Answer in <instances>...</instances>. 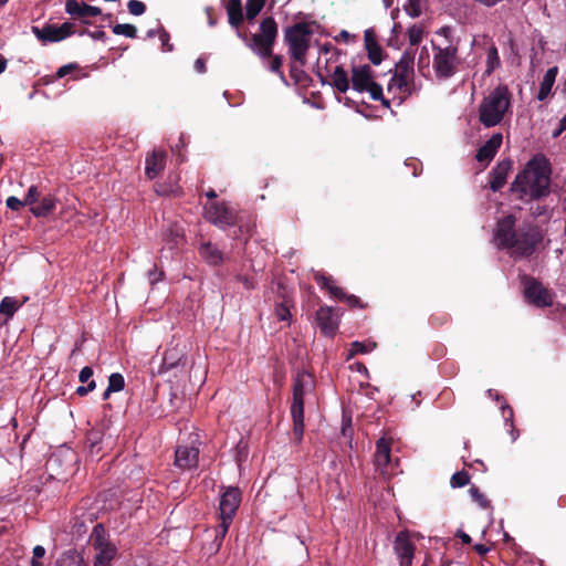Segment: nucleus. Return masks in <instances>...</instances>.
I'll return each mask as SVG.
<instances>
[{
    "mask_svg": "<svg viewBox=\"0 0 566 566\" xmlns=\"http://www.w3.org/2000/svg\"><path fill=\"white\" fill-rule=\"evenodd\" d=\"M185 360L186 356L181 348L178 346L169 347L164 353L159 373H165L178 367L179 365H185Z\"/></svg>",
    "mask_w": 566,
    "mask_h": 566,
    "instance_id": "nucleus-20",
    "label": "nucleus"
},
{
    "mask_svg": "<svg viewBox=\"0 0 566 566\" xmlns=\"http://www.w3.org/2000/svg\"><path fill=\"white\" fill-rule=\"evenodd\" d=\"M97 551L94 566H109L111 562L115 558L117 548L111 544L107 546L95 548Z\"/></svg>",
    "mask_w": 566,
    "mask_h": 566,
    "instance_id": "nucleus-31",
    "label": "nucleus"
},
{
    "mask_svg": "<svg viewBox=\"0 0 566 566\" xmlns=\"http://www.w3.org/2000/svg\"><path fill=\"white\" fill-rule=\"evenodd\" d=\"M524 294L526 300L535 306L545 307L552 305L549 292L533 277L526 279Z\"/></svg>",
    "mask_w": 566,
    "mask_h": 566,
    "instance_id": "nucleus-13",
    "label": "nucleus"
},
{
    "mask_svg": "<svg viewBox=\"0 0 566 566\" xmlns=\"http://www.w3.org/2000/svg\"><path fill=\"white\" fill-rule=\"evenodd\" d=\"M470 475L467 471L455 472L450 480V484L452 488H462L469 484Z\"/></svg>",
    "mask_w": 566,
    "mask_h": 566,
    "instance_id": "nucleus-44",
    "label": "nucleus"
},
{
    "mask_svg": "<svg viewBox=\"0 0 566 566\" xmlns=\"http://www.w3.org/2000/svg\"><path fill=\"white\" fill-rule=\"evenodd\" d=\"M455 536L459 537L465 545H469L472 542L471 536L461 530L457 532Z\"/></svg>",
    "mask_w": 566,
    "mask_h": 566,
    "instance_id": "nucleus-63",
    "label": "nucleus"
},
{
    "mask_svg": "<svg viewBox=\"0 0 566 566\" xmlns=\"http://www.w3.org/2000/svg\"><path fill=\"white\" fill-rule=\"evenodd\" d=\"M394 551L399 558L400 566H412L416 545L410 539L408 531H401L396 535Z\"/></svg>",
    "mask_w": 566,
    "mask_h": 566,
    "instance_id": "nucleus-12",
    "label": "nucleus"
},
{
    "mask_svg": "<svg viewBox=\"0 0 566 566\" xmlns=\"http://www.w3.org/2000/svg\"><path fill=\"white\" fill-rule=\"evenodd\" d=\"M77 67L76 64H66V65H63L61 66L57 72H56V77L57 78H62L64 77L65 75H67L69 73H71L73 70H75Z\"/></svg>",
    "mask_w": 566,
    "mask_h": 566,
    "instance_id": "nucleus-60",
    "label": "nucleus"
},
{
    "mask_svg": "<svg viewBox=\"0 0 566 566\" xmlns=\"http://www.w3.org/2000/svg\"><path fill=\"white\" fill-rule=\"evenodd\" d=\"M394 90H397L403 96H410L413 93L415 83L394 74L388 83L387 91L392 92Z\"/></svg>",
    "mask_w": 566,
    "mask_h": 566,
    "instance_id": "nucleus-30",
    "label": "nucleus"
},
{
    "mask_svg": "<svg viewBox=\"0 0 566 566\" xmlns=\"http://www.w3.org/2000/svg\"><path fill=\"white\" fill-rule=\"evenodd\" d=\"M315 322L321 333L334 337L338 331V315L333 307L323 305L316 311Z\"/></svg>",
    "mask_w": 566,
    "mask_h": 566,
    "instance_id": "nucleus-11",
    "label": "nucleus"
},
{
    "mask_svg": "<svg viewBox=\"0 0 566 566\" xmlns=\"http://www.w3.org/2000/svg\"><path fill=\"white\" fill-rule=\"evenodd\" d=\"M270 62L268 69L280 76V78L285 82V75L282 71V64H283V56L282 55H274L272 53V56H269Z\"/></svg>",
    "mask_w": 566,
    "mask_h": 566,
    "instance_id": "nucleus-41",
    "label": "nucleus"
},
{
    "mask_svg": "<svg viewBox=\"0 0 566 566\" xmlns=\"http://www.w3.org/2000/svg\"><path fill=\"white\" fill-rule=\"evenodd\" d=\"M18 310V303L13 297L6 296L0 303V313L11 318Z\"/></svg>",
    "mask_w": 566,
    "mask_h": 566,
    "instance_id": "nucleus-37",
    "label": "nucleus"
},
{
    "mask_svg": "<svg viewBox=\"0 0 566 566\" xmlns=\"http://www.w3.org/2000/svg\"><path fill=\"white\" fill-rule=\"evenodd\" d=\"M55 566H88V563L80 552L69 549L57 558Z\"/></svg>",
    "mask_w": 566,
    "mask_h": 566,
    "instance_id": "nucleus-29",
    "label": "nucleus"
},
{
    "mask_svg": "<svg viewBox=\"0 0 566 566\" xmlns=\"http://www.w3.org/2000/svg\"><path fill=\"white\" fill-rule=\"evenodd\" d=\"M237 281L243 285L247 290H253L255 287V282L252 277L248 275H237Z\"/></svg>",
    "mask_w": 566,
    "mask_h": 566,
    "instance_id": "nucleus-56",
    "label": "nucleus"
},
{
    "mask_svg": "<svg viewBox=\"0 0 566 566\" xmlns=\"http://www.w3.org/2000/svg\"><path fill=\"white\" fill-rule=\"evenodd\" d=\"M40 199V191L39 188L34 185H32L24 197V202H27L28 206L33 207Z\"/></svg>",
    "mask_w": 566,
    "mask_h": 566,
    "instance_id": "nucleus-49",
    "label": "nucleus"
},
{
    "mask_svg": "<svg viewBox=\"0 0 566 566\" xmlns=\"http://www.w3.org/2000/svg\"><path fill=\"white\" fill-rule=\"evenodd\" d=\"M558 73L557 66H553L548 69L541 82L539 90L537 93L538 101H545L552 92L553 85L555 83L556 76Z\"/></svg>",
    "mask_w": 566,
    "mask_h": 566,
    "instance_id": "nucleus-25",
    "label": "nucleus"
},
{
    "mask_svg": "<svg viewBox=\"0 0 566 566\" xmlns=\"http://www.w3.org/2000/svg\"><path fill=\"white\" fill-rule=\"evenodd\" d=\"M552 166L543 154L533 156L511 184L510 191L523 202L539 200L551 193Z\"/></svg>",
    "mask_w": 566,
    "mask_h": 566,
    "instance_id": "nucleus-2",
    "label": "nucleus"
},
{
    "mask_svg": "<svg viewBox=\"0 0 566 566\" xmlns=\"http://www.w3.org/2000/svg\"><path fill=\"white\" fill-rule=\"evenodd\" d=\"M501 66V60L499 56L497 48L492 44L489 46L486 52V70L485 74L490 76L496 69Z\"/></svg>",
    "mask_w": 566,
    "mask_h": 566,
    "instance_id": "nucleus-32",
    "label": "nucleus"
},
{
    "mask_svg": "<svg viewBox=\"0 0 566 566\" xmlns=\"http://www.w3.org/2000/svg\"><path fill=\"white\" fill-rule=\"evenodd\" d=\"M405 11L412 18L419 17L421 14L420 0H408Z\"/></svg>",
    "mask_w": 566,
    "mask_h": 566,
    "instance_id": "nucleus-50",
    "label": "nucleus"
},
{
    "mask_svg": "<svg viewBox=\"0 0 566 566\" xmlns=\"http://www.w3.org/2000/svg\"><path fill=\"white\" fill-rule=\"evenodd\" d=\"M313 31L306 22H296L284 30V41L289 46L291 59L300 62L301 66L306 63V54Z\"/></svg>",
    "mask_w": 566,
    "mask_h": 566,
    "instance_id": "nucleus-6",
    "label": "nucleus"
},
{
    "mask_svg": "<svg viewBox=\"0 0 566 566\" xmlns=\"http://www.w3.org/2000/svg\"><path fill=\"white\" fill-rule=\"evenodd\" d=\"M166 153L163 150H154L146 157L145 174L149 179H154L165 169Z\"/></svg>",
    "mask_w": 566,
    "mask_h": 566,
    "instance_id": "nucleus-19",
    "label": "nucleus"
},
{
    "mask_svg": "<svg viewBox=\"0 0 566 566\" xmlns=\"http://www.w3.org/2000/svg\"><path fill=\"white\" fill-rule=\"evenodd\" d=\"M300 62H295L292 60L290 63V75L295 81L296 84L302 83L304 77L306 76L305 72L302 70Z\"/></svg>",
    "mask_w": 566,
    "mask_h": 566,
    "instance_id": "nucleus-45",
    "label": "nucleus"
},
{
    "mask_svg": "<svg viewBox=\"0 0 566 566\" xmlns=\"http://www.w3.org/2000/svg\"><path fill=\"white\" fill-rule=\"evenodd\" d=\"M503 142L501 133L493 134L476 151L475 158L479 163H490L496 155Z\"/></svg>",
    "mask_w": 566,
    "mask_h": 566,
    "instance_id": "nucleus-17",
    "label": "nucleus"
},
{
    "mask_svg": "<svg viewBox=\"0 0 566 566\" xmlns=\"http://www.w3.org/2000/svg\"><path fill=\"white\" fill-rule=\"evenodd\" d=\"M125 386V379L122 374L113 373L108 378V391H120Z\"/></svg>",
    "mask_w": 566,
    "mask_h": 566,
    "instance_id": "nucleus-43",
    "label": "nucleus"
},
{
    "mask_svg": "<svg viewBox=\"0 0 566 566\" xmlns=\"http://www.w3.org/2000/svg\"><path fill=\"white\" fill-rule=\"evenodd\" d=\"M101 439V431L92 429L87 432L86 441L90 443L91 452H93L94 448L99 443Z\"/></svg>",
    "mask_w": 566,
    "mask_h": 566,
    "instance_id": "nucleus-51",
    "label": "nucleus"
},
{
    "mask_svg": "<svg viewBox=\"0 0 566 566\" xmlns=\"http://www.w3.org/2000/svg\"><path fill=\"white\" fill-rule=\"evenodd\" d=\"M57 29H59V34L61 36V40L66 39L67 36L72 35L75 32L74 24L71 22H64L63 24L57 27Z\"/></svg>",
    "mask_w": 566,
    "mask_h": 566,
    "instance_id": "nucleus-53",
    "label": "nucleus"
},
{
    "mask_svg": "<svg viewBox=\"0 0 566 566\" xmlns=\"http://www.w3.org/2000/svg\"><path fill=\"white\" fill-rule=\"evenodd\" d=\"M91 541L94 548L111 545L106 537V530L103 524H96L91 534Z\"/></svg>",
    "mask_w": 566,
    "mask_h": 566,
    "instance_id": "nucleus-33",
    "label": "nucleus"
},
{
    "mask_svg": "<svg viewBox=\"0 0 566 566\" xmlns=\"http://www.w3.org/2000/svg\"><path fill=\"white\" fill-rule=\"evenodd\" d=\"M530 211L534 218H538V217L548 214V209L546 206L536 205V206L531 207Z\"/></svg>",
    "mask_w": 566,
    "mask_h": 566,
    "instance_id": "nucleus-58",
    "label": "nucleus"
},
{
    "mask_svg": "<svg viewBox=\"0 0 566 566\" xmlns=\"http://www.w3.org/2000/svg\"><path fill=\"white\" fill-rule=\"evenodd\" d=\"M32 32L38 40L44 43L62 41L59 34V29L54 24H45L43 28L32 27Z\"/></svg>",
    "mask_w": 566,
    "mask_h": 566,
    "instance_id": "nucleus-27",
    "label": "nucleus"
},
{
    "mask_svg": "<svg viewBox=\"0 0 566 566\" xmlns=\"http://www.w3.org/2000/svg\"><path fill=\"white\" fill-rule=\"evenodd\" d=\"M391 441L381 437L376 442L375 464L379 469H385L390 462Z\"/></svg>",
    "mask_w": 566,
    "mask_h": 566,
    "instance_id": "nucleus-23",
    "label": "nucleus"
},
{
    "mask_svg": "<svg viewBox=\"0 0 566 566\" xmlns=\"http://www.w3.org/2000/svg\"><path fill=\"white\" fill-rule=\"evenodd\" d=\"M513 167L512 159H503L489 174L490 188L496 192L500 191L506 184L509 172Z\"/></svg>",
    "mask_w": 566,
    "mask_h": 566,
    "instance_id": "nucleus-15",
    "label": "nucleus"
},
{
    "mask_svg": "<svg viewBox=\"0 0 566 566\" xmlns=\"http://www.w3.org/2000/svg\"><path fill=\"white\" fill-rule=\"evenodd\" d=\"M312 389V376L307 373L297 374L293 381V398L291 403L293 437L296 443H301L304 434V396Z\"/></svg>",
    "mask_w": 566,
    "mask_h": 566,
    "instance_id": "nucleus-4",
    "label": "nucleus"
},
{
    "mask_svg": "<svg viewBox=\"0 0 566 566\" xmlns=\"http://www.w3.org/2000/svg\"><path fill=\"white\" fill-rule=\"evenodd\" d=\"M329 84L340 93H346L349 88L350 80L342 65H337L331 75Z\"/></svg>",
    "mask_w": 566,
    "mask_h": 566,
    "instance_id": "nucleus-28",
    "label": "nucleus"
},
{
    "mask_svg": "<svg viewBox=\"0 0 566 566\" xmlns=\"http://www.w3.org/2000/svg\"><path fill=\"white\" fill-rule=\"evenodd\" d=\"M418 67L419 70L423 67H429V52L426 46H423L420 51L419 59H418Z\"/></svg>",
    "mask_w": 566,
    "mask_h": 566,
    "instance_id": "nucleus-55",
    "label": "nucleus"
},
{
    "mask_svg": "<svg viewBox=\"0 0 566 566\" xmlns=\"http://www.w3.org/2000/svg\"><path fill=\"white\" fill-rule=\"evenodd\" d=\"M350 83L354 91L368 92L371 99L381 97V85L375 82L374 71L368 64L352 67Z\"/></svg>",
    "mask_w": 566,
    "mask_h": 566,
    "instance_id": "nucleus-8",
    "label": "nucleus"
},
{
    "mask_svg": "<svg viewBox=\"0 0 566 566\" xmlns=\"http://www.w3.org/2000/svg\"><path fill=\"white\" fill-rule=\"evenodd\" d=\"M338 301L347 303L350 307L357 308H366L367 304H364L359 297L354 294H346L344 292V297H339Z\"/></svg>",
    "mask_w": 566,
    "mask_h": 566,
    "instance_id": "nucleus-47",
    "label": "nucleus"
},
{
    "mask_svg": "<svg viewBox=\"0 0 566 566\" xmlns=\"http://www.w3.org/2000/svg\"><path fill=\"white\" fill-rule=\"evenodd\" d=\"M432 48L434 51L432 66L437 77L446 80L453 76L459 64L458 48L455 45L441 48L434 44Z\"/></svg>",
    "mask_w": 566,
    "mask_h": 566,
    "instance_id": "nucleus-7",
    "label": "nucleus"
},
{
    "mask_svg": "<svg viewBox=\"0 0 566 566\" xmlns=\"http://www.w3.org/2000/svg\"><path fill=\"white\" fill-rule=\"evenodd\" d=\"M566 130V114L559 120L558 127L553 130L552 137L554 139L558 138Z\"/></svg>",
    "mask_w": 566,
    "mask_h": 566,
    "instance_id": "nucleus-59",
    "label": "nucleus"
},
{
    "mask_svg": "<svg viewBox=\"0 0 566 566\" xmlns=\"http://www.w3.org/2000/svg\"><path fill=\"white\" fill-rule=\"evenodd\" d=\"M127 8L129 13L133 15H142L146 11L145 3L139 0H129L127 3Z\"/></svg>",
    "mask_w": 566,
    "mask_h": 566,
    "instance_id": "nucleus-48",
    "label": "nucleus"
},
{
    "mask_svg": "<svg viewBox=\"0 0 566 566\" xmlns=\"http://www.w3.org/2000/svg\"><path fill=\"white\" fill-rule=\"evenodd\" d=\"M502 413L505 421L510 422L511 427H513V409L509 405H504L502 406Z\"/></svg>",
    "mask_w": 566,
    "mask_h": 566,
    "instance_id": "nucleus-61",
    "label": "nucleus"
},
{
    "mask_svg": "<svg viewBox=\"0 0 566 566\" xmlns=\"http://www.w3.org/2000/svg\"><path fill=\"white\" fill-rule=\"evenodd\" d=\"M199 448L195 446H178L175 451V465L181 470H191L198 467Z\"/></svg>",
    "mask_w": 566,
    "mask_h": 566,
    "instance_id": "nucleus-14",
    "label": "nucleus"
},
{
    "mask_svg": "<svg viewBox=\"0 0 566 566\" xmlns=\"http://www.w3.org/2000/svg\"><path fill=\"white\" fill-rule=\"evenodd\" d=\"M199 255L209 265L218 266L223 263L224 255L222 251L211 242L202 243L198 249Z\"/></svg>",
    "mask_w": 566,
    "mask_h": 566,
    "instance_id": "nucleus-21",
    "label": "nucleus"
},
{
    "mask_svg": "<svg viewBox=\"0 0 566 566\" xmlns=\"http://www.w3.org/2000/svg\"><path fill=\"white\" fill-rule=\"evenodd\" d=\"M94 371H93V368L90 367V366H85L81 369L80 371V375H78V380L84 384V382H87L88 379L93 376Z\"/></svg>",
    "mask_w": 566,
    "mask_h": 566,
    "instance_id": "nucleus-57",
    "label": "nucleus"
},
{
    "mask_svg": "<svg viewBox=\"0 0 566 566\" xmlns=\"http://www.w3.org/2000/svg\"><path fill=\"white\" fill-rule=\"evenodd\" d=\"M277 32L279 28L274 18L266 17L261 21L259 32L252 34L249 39L244 35L243 40L253 53L265 60L272 56Z\"/></svg>",
    "mask_w": 566,
    "mask_h": 566,
    "instance_id": "nucleus-5",
    "label": "nucleus"
},
{
    "mask_svg": "<svg viewBox=\"0 0 566 566\" xmlns=\"http://www.w3.org/2000/svg\"><path fill=\"white\" fill-rule=\"evenodd\" d=\"M376 346H377V344L375 342L363 343V342L355 340V342L350 343V348H349L346 359L349 360L357 354L370 353L373 349L376 348Z\"/></svg>",
    "mask_w": 566,
    "mask_h": 566,
    "instance_id": "nucleus-34",
    "label": "nucleus"
},
{
    "mask_svg": "<svg viewBox=\"0 0 566 566\" xmlns=\"http://www.w3.org/2000/svg\"><path fill=\"white\" fill-rule=\"evenodd\" d=\"M473 549L480 555V556H484L489 551L490 548L488 546H485L484 544H475L473 546Z\"/></svg>",
    "mask_w": 566,
    "mask_h": 566,
    "instance_id": "nucleus-64",
    "label": "nucleus"
},
{
    "mask_svg": "<svg viewBox=\"0 0 566 566\" xmlns=\"http://www.w3.org/2000/svg\"><path fill=\"white\" fill-rule=\"evenodd\" d=\"M220 521H221L220 524L216 527V536H214V543L218 548L222 545V542H223L233 520L228 518V517H220Z\"/></svg>",
    "mask_w": 566,
    "mask_h": 566,
    "instance_id": "nucleus-35",
    "label": "nucleus"
},
{
    "mask_svg": "<svg viewBox=\"0 0 566 566\" xmlns=\"http://www.w3.org/2000/svg\"><path fill=\"white\" fill-rule=\"evenodd\" d=\"M112 31L116 35H125L130 39H135L137 36V29L133 24H115L112 28Z\"/></svg>",
    "mask_w": 566,
    "mask_h": 566,
    "instance_id": "nucleus-39",
    "label": "nucleus"
},
{
    "mask_svg": "<svg viewBox=\"0 0 566 566\" xmlns=\"http://www.w3.org/2000/svg\"><path fill=\"white\" fill-rule=\"evenodd\" d=\"M364 43L367 51L368 60L374 65H379L384 60V50L377 41L376 34L373 29H367L364 32Z\"/></svg>",
    "mask_w": 566,
    "mask_h": 566,
    "instance_id": "nucleus-16",
    "label": "nucleus"
},
{
    "mask_svg": "<svg viewBox=\"0 0 566 566\" xmlns=\"http://www.w3.org/2000/svg\"><path fill=\"white\" fill-rule=\"evenodd\" d=\"M495 240L497 247L509 250L513 258H528L542 243L543 234L532 222H525L516 229V217L507 214L496 222Z\"/></svg>",
    "mask_w": 566,
    "mask_h": 566,
    "instance_id": "nucleus-1",
    "label": "nucleus"
},
{
    "mask_svg": "<svg viewBox=\"0 0 566 566\" xmlns=\"http://www.w3.org/2000/svg\"><path fill=\"white\" fill-rule=\"evenodd\" d=\"M242 501V493L237 486L223 488L219 503V517L233 520Z\"/></svg>",
    "mask_w": 566,
    "mask_h": 566,
    "instance_id": "nucleus-10",
    "label": "nucleus"
},
{
    "mask_svg": "<svg viewBox=\"0 0 566 566\" xmlns=\"http://www.w3.org/2000/svg\"><path fill=\"white\" fill-rule=\"evenodd\" d=\"M415 54L406 51L395 65L394 74L407 81H413Z\"/></svg>",
    "mask_w": 566,
    "mask_h": 566,
    "instance_id": "nucleus-22",
    "label": "nucleus"
},
{
    "mask_svg": "<svg viewBox=\"0 0 566 566\" xmlns=\"http://www.w3.org/2000/svg\"><path fill=\"white\" fill-rule=\"evenodd\" d=\"M6 205L9 209H11L13 211H19L24 206H28L27 202H24V199L20 200L19 198H17L14 196L8 197L6 200Z\"/></svg>",
    "mask_w": 566,
    "mask_h": 566,
    "instance_id": "nucleus-52",
    "label": "nucleus"
},
{
    "mask_svg": "<svg viewBox=\"0 0 566 566\" xmlns=\"http://www.w3.org/2000/svg\"><path fill=\"white\" fill-rule=\"evenodd\" d=\"M158 36H159V40L163 44V48L165 51H171L172 50V45L169 44V39H170V35L169 33L164 29H159L158 30Z\"/></svg>",
    "mask_w": 566,
    "mask_h": 566,
    "instance_id": "nucleus-54",
    "label": "nucleus"
},
{
    "mask_svg": "<svg viewBox=\"0 0 566 566\" xmlns=\"http://www.w3.org/2000/svg\"><path fill=\"white\" fill-rule=\"evenodd\" d=\"M57 199L52 195L41 198L38 205L30 208L32 214L36 218H45L54 212Z\"/></svg>",
    "mask_w": 566,
    "mask_h": 566,
    "instance_id": "nucleus-24",
    "label": "nucleus"
},
{
    "mask_svg": "<svg viewBox=\"0 0 566 566\" xmlns=\"http://www.w3.org/2000/svg\"><path fill=\"white\" fill-rule=\"evenodd\" d=\"M472 499L474 502L479 504L481 509H489L491 507L490 501L486 499V496L480 491V489L475 485H472L469 490Z\"/></svg>",
    "mask_w": 566,
    "mask_h": 566,
    "instance_id": "nucleus-42",
    "label": "nucleus"
},
{
    "mask_svg": "<svg viewBox=\"0 0 566 566\" xmlns=\"http://www.w3.org/2000/svg\"><path fill=\"white\" fill-rule=\"evenodd\" d=\"M32 553H33L32 559L40 560L45 555V548L41 545H36L33 547Z\"/></svg>",
    "mask_w": 566,
    "mask_h": 566,
    "instance_id": "nucleus-62",
    "label": "nucleus"
},
{
    "mask_svg": "<svg viewBox=\"0 0 566 566\" xmlns=\"http://www.w3.org/2000/svg\"><path fill=\"white\" fill-rule=\"evenodd\" d=\"M274 314L279 321H291L292 314L290 311V305L286 300L277 303L274 307Z\"/></svg>",
    "mask_w": 566,
    "mask_h": 566,
    "instance_id": "nucleus-40",
    "label": "nucleus"
},
{
    "mask_svg": "<svg viewBox=\"0 0 566 566\" xmlns=\"http://www.w3.org/2000/svg\"><path fill=\"white\" fill-rule=\"evenodd\" d=\"M227 13H228V19H229V24L231 27L238 29L243 23L244 15H243L242 8L227 7Z\"/></svg>",
    "mask_w": 566,
    "mask_h": 566,
    "instance_id": "nucleus-38",
    "label": "nucleus"
},
{
    "mask_svg": "<svg viewBox=\"0 0 566 566\" xmlns=\"http://www.w3.org/2000/svg\"><path fill=\"white\" fill-rule=\"evenodd\" d=\"M65 11L74 19H85L88 17H97L102 13L98 7H93L77 0H66Z\"/></svg>",
    "mask_w": 566,
    "mask_h": 566,
    "instance_id": "nucleus-18",
    "label": "nucleus"
},
{
    "mask_svg": "<svg viewBox=\"0 0 566 566\" xmlns=\"http://www.w3.org/2000/svg\"><path fill=\"white\" fill-rule=\"evenodd\" d=\"M423 36V30L421 27L412 25L408 29V39L411 45H418Z\"/></svg>",
    "mask_w": 566,
    "mask_h": 566,
    "instance_id": "nucleus-46",
    "label": "nucleus"
},
{
    "mask_svg": "<svg viewBox=\"0 0 566 566\" xmlns=\"http://www.w3.org/2000/svg\"><path fill=\"white\" fill-rule=\"evenodd\" d=\"M511 104V95L507 86L499 85L486 97L479 107V119L485 127H493L500 124Z\"/></svg>",
    "mask_w": 566,
    "mask_h": 566,
    "instance_id": "nucleus-3",
    "label": "nucleus"
},
{
    "mask_svg": "<svg viewBox=\"0 0 566 566\" xmlns=\"http://www.w3.org/2000/svg\"><path fill=\"white\" fill-rule=\"evenodd\" d=\"M266 0H247L245 10L247 19L252 21L258 17L265 6Z\"/></svg>",
    "mask_w": 566,
    "mask_h": 566,
    "instance_id": "nucleus-36",
    "label": "nucleus"
},
{
    "mask_svg": "<svg viewBox=\"0 0 566 566\" xmlns=\"http://www.w3.org/2000/svg\"><path fill=\"white\" fill-rule=\"evenodd\" d=\"M206 219L219 228L235 224V213L224 202H213L205 208Z\"/></svg>",
    "mask_w": 566,
    "mask_h": 566,
    "instance_id": "nucleus-9",
    "label": "nucleus"
},
{
    "mask_svg": "<svg viewBox=\"0 0 566 566\" xmlns=\"http://www.w3.org/2000/svg\"><path fill=\"white\" fill-rule=\"evenodd\" d=\"M314 280L317 285L321 289L326 290L332 297H335L336 300L344 297V290L335 285L332 276H327L323 273H316L314 275Z\"/></svg>",
    "mask_w": 566,
    "mask_h": 566,
    "instance_id": "nucleus-26",
    "label": "nucleus"
}]
</instances>
